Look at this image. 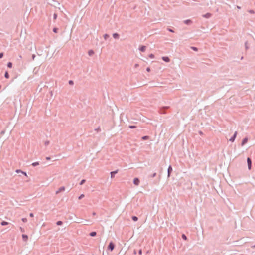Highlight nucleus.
<instances>
[{"instance_id": "nucleus-1", "label": "nucleus", "mask_w": 255, "mask_h": 255, "mask_svg": "<svg viewBox=\"0 0 255 255\" xmlns=\"http://www.w3.org/2000/svg\"><path fill=\"white\" fill-rule=\"evenodd\" d=\"M169 107L168 106H164L160 108L159 110V112L161 114H164L166 113V110L169 109Z\"/></svg>"}, {"instance_id": "nucleus-2", "label": "nucleus", "mask_w": 255, "mask_h": 255, "mask_svg": "<svg viewBox=\"0 0 255 255\" xmlns=\"http://www.w3.org/2000/svg\"><path fill=\"white\" fill-rule=\"evenodd\" d=\"M115 245L114 243L111 241L110 242L108 246V250L112 252L115 248Z\"/></svg>"}, {"instance_id": "nucleus-3", "label": "nucleus", "mask_w": 255, "mask_h": 255, "mask_svg": "<svg viewBox=\"0 0 255 255\" xmlns=\"http://www.w3.org/2000/svg\"><path fill=\"white\" fill-rule=\"evenodd\" d=\"M248 168L250 170L252 167V160L250 157H248L247 159Z\"/></svg>"}, {"instance_id": "nucleus-4", "label": "nucleus", "mask_w": 255, "mask_h": 255, "mask_svg": "<svg viewBox=\"0 0 255 255\" xmlns=\"http://www.w3.org/2000/svg\"><path fill=\"white\" fill-rule=\"evenodd\" d=\"M133 183L136 185V186H138L139 185V183H140V180L137 177H136V178H134V179H133Z\"/></svg>"}, {"instance_id": "nucleus-5", "label": "nucleus", "mask_w": 255, "mask_h": 255, "mask_svg": "<svg viewBox=\"0 0 255 255\" xmlns=\"http://www.w3.org/2000/svg\"><path fill=\"white\" fill-rule=\"evenodd\" d=\"M237 135V132L235 131L234 132V134L232 135V136H231V137L229 139V141H231L232 142H234L236 138Z\"/></svg>"}, {"instance_id": "nucleus-6", "label": "nucleus", "mask_w": 255, "mask_h": 255, "mask_svg": "<svg viewBox=\"0 0 255 255\" xmlns=\"http://www.w3.org/2000/svg\"><path fill=\"white\" fill-rule=\"evenodd\" d=\"M172 172V167L171 165H169L167 169V176L169 177L170 176L171 173Z\"/></svg>"}, {"instance_id": "nucleus-7", "label": "nucleus", "mask_w": 255, "mask_h": 255, "mask_svg": "<svg viewBox=\"0 0 255 255\" xmlns=\"http://www.w3.org/2000/svg\"><path fill=\"white\" fill-rule=\"evenodd\" d=\"M248 141V138L247 137H245V138H244L241 142V146H244L245 144L247 143Z\"/></svg>"}, {"instance_id": "nucleus-8", "label": "nucleus", "mask_w": 255, "mask_h": 255, "mask_svg": "<svg viewBox=\"0 0 255 255\" xmlns=\"http://www.w3.org/2000/svg\"><path fill=\"white\" fill-rule=\"evenodd\" d=\"M118 171L119 170L118 169H117V170H116L115 171H111L110 172L111 178H114L115 177V174H117L118 172Z\"/></svg>"}, {"instance_id": "nucleus-9", "label": "nucleus", "mask_w": 255, "mask_h": 255, "mask_svg": "<svg viewBox=\"0 0 255 255\" xmlns=\"http://www.w3.org/2000/svg\"><path fill=\"white\" fill-rule=\"evenodd\" d=\"M65 188L64 186L60 187L57 191H56V194H57L61 192L65 191Z\"/></svg>"}, {"instance_id": "nucleus-10", "label": "nucleus", "mask_w": 255, "mask_h": 255, "mask_svg": "<svg viewBox=\"0 0 255 255\" xmlns=\"http://www.w3.org/2000/svg\"><path fill=\"white\" fill-rule=\"evenodd\" d=\"M184 23H185L186 25H190L192 23V21L190 19H186L184 20Z\"/></svg>"}, {"instance_id": "nucleus-11", "label": "nucleus", "mask_w": 255, "mask_h": 255, "mask_svg": "<svg viewBox=\"0 0 255 255\" xmlns=\"http://www.w3.org/2000/svg\"><path fill=\"white\" fill-rule=\"evenodd\" d=\"M162 59L166 62H169L170 60V58L168 56H163L162 57Z\"/></svg>"}, {"instance_id": "nucleus-12", "label": "nucleus", "mask_w": 255, "mask_h": 255, "mask_svg": "<svg viewBox=\"0 0 255 255\" xmlns=\"http://www.w3.org/2000/svg\"><path fill=\"white\" fill-rule=\"evenodd\" d=\"M15 172H16V173H20V172H22V174H23L24 176H27L26 172H24V171H22V170H20V169H17V170H16V171H15Z\"/></svg>"}, {"instance_id": "nucleus-13", "label": "nucleus", "mask_w": 255, "mask_h": 255, "mask_svg": "<svg viewBox=\"0 0 255 255\" xmlns=\"http://www.w3.org/2000/svg\"><path fill=\"white\" fill-rule=\"evenodd\" d=\"M211 16L212 14L210 13H207L203 15V16L206 18H209L211 17Z\"/></svg>"}, {"instance_id": "nucleus-14", "label": "nucleus", "mask_w": 255, "mask_h": 255, "mask_svg": "<svg viewBox=\"0 0 255 255\" xmlns=\"http://www.w3.org/2000/svg\"><path fill=\"white\" fill-rule=\"evenodd\" d=\"M146 47L144 45H142L139 48V50L141 52H144L146 50Z\"/></svg>"}, {"instance_id": "nucleus-15", "label": "nucleus", "mask_w": 255, "mask_h": 255, "mask_svg": "<svg viewBox=\"0 0 255 255\" xmlns=\"http://www.w3.org/2000/svg\"><path fill=\"white\" fill-rule=\"evenodd\" d=\"M113 37L115 39H118L119 38V34L117 33H114L113 34Z\"/></svg>"}, {"instance_id": "nucleus-16", "label": "nucleus", "mask_w": 255, "mask_h": 255, "mask_svg": "<svg viewBox=\"0 0 255 255\" xmlns=\"http://www.w3.org/2000/svg\"><path fill=\"white\" fill-rule=\"evenodd\" d=\"M22 237L24 241H26L28 240V236L26 234H22Z\"/></svg>"}, {"instance_id": "nucleus-17", "label": "nucleus", "mask_w": 255, "mask_h": 255, "mask_svg": "<svg viewBox=\"0 0 255 255\" xmlns=\"http://www.w3.org/2000/svg\"><path fill=\"white\" fill-rule=\"evenodd\" d=\"M96 234H97L96 232L92 231L90 233L89 235L91 237H95V236H96Z\"/></svg>"}, {"instance_id": "nucleus-18", "label": "nucleus", "mask_w": 255, "mask_h": 255, "mask_svg": "<svg viewBox=\"0 0 255 255\" xmlns=\"http://www.w3.org/2000/svg\"><path fill=\"white\" fill-rule=\"evenodd\" d=\"M131 218H132V220L135 222L137 221L138 219V217L136 216H132Z\"/></svg>"}, {"instance_id": "nucleus-19", "label": "nucleus", "mask_w": 255, "mask_h": 255, "mask_svg": "<svg viewBox=\"0 0 255 255\" xmlns=\"http://www.w3.org/2000/svg\"><path fill=\"white\" fill-rule=\"evenodd\" d=\"M4 77L5 78L8 79L9 78V75L8 74V72L7 71H5L4 73Z\"/></svg>"}, {"instance_id": "nucleus-20", "label": "nucleus", "mask_w": 255, "mask_h": 255, "mask_svg": "<svg viewBox=\"0 0 255 255\" xmlns=\"http://www.w3.org/2000/svg\"><path fill=\"white\" fill-rule=\"evenodd\" d=\"M8 224V222L5 221H3L1 222V225H2V226H5V225H7Z\"/></svg>"}, {"instance_id": "nucleus-21", "label": "nucleus", "mask_w": 255, "mask_h": 255, "mask_svg": "<svg viewBox=\"0 0 255 255\" xmlns=\"http://www.w3.org/2000/svg\"><path fill=\"white\" fill-rule=\"evenodd\" d=\"M7 66L8 68H11L12 67V63L11 62H8L7 64Z\"/></svg>"}, {"instance_id": "nucleus-22", "label": "nucleus", "mask_w": 255, "mask_h": 255, "mask_svg": "<svg viewBox=\"0 0 255 255\" xmlns=\"http://www.w3.org/2000/svg\"><path fill=\"white\" fill-rule=\"evenodd\" d=\"M94 51L92 50H90L88 51V54L89 56H92L94 54Z\"/></svg>"}, {"instance_id": "nucleus-23", "label": "nucleus", "mask_w": 255, "mask_h": 255, "mask_svg": "<svg viewBox=\"0 0 255 255\" xmlns=\"http://www.w3.org/2000/svg\"><path fill=\"white\" fill-rule=\"evenodd\" d=\"M33 166L35 167L38 165H39V162H35L32 163L31 164Z\"/></svg>"}, {"instance_id": "nucleus-24", "label": "nucleus", "mask_w": 255, "mask_h": 255, "mask_svg": "<svg viewBox=\"0 0 255 255\" xmlns=\"http://www.w3.org/2000/svg\"><path fill=\"white\" fill-rule=\"evenodd\" d=\"M149 137L148 136L145 135L142 137V139L145 140L148 139Z\"/></svg>"}, {"instance_id": "nucleus-25", "label": "nucleus", "mask_w": 255, "mask_h": 255, "mask_svg": "<svg viewBox=\"0 0 255 255\" xmlns=\"http://www.w3.org/2000/svg\"><path fill=\"white\" fill-rule=\"evenodd\" d=\"M63 224V222L62 221H58L56 222V225L58 226H61Z\"/></svg>"}, {"instance_id": "nucleus-26", "label": "nucleus", "mask_w": 255, "mask_h": 255, "mask_svg": "<svg viewBox=\"0 0 255 255\" xmlns=\"http://www.w3.org/2000/svg\"><path fill=\"white\" fill-rule=\"evenodd\" d=\"M58 30H59V29H58V28H57V27H54V28H53V32H54V33H57L58 32Z\"/></svg>"}, {"instance_id": "nucleus-27", "label": "nucleus", "mask_w": 255, "mask_h": 255, "mask_svg": "<svg viewBox=\"0 0 255 255\" xmlns=\"http://www.w3.org/2000/svg\"><path fill=\"white\" fill-rule=\"evenodd\" d=\"M182 238L184 240H186L187 239V236L185 235V234H183L182 235Z\"/></svg>"}, {"instance_id": "nucleus-28", "label": "nucleus", "mask_w": 255, "mask_h": 255, "mask_svg": "<svg viewBox=\"0 0 255 255\" xmlns=\"http://www.w3.org/2000/svg\"><path fill=\"white\" fill-rule=\"evenodd\" d=\"M110 37L109 35L108 34H105L104 35V38L105 40L107 39Z\"/></svg>"}, {"instance_id": "nucleus-29", "label": "nucleus", "mask_w": 255, "mask_h": 255, "mask_svg": "<svg viewBox=\"0 0 255 255\" xmlns=\"http://www.w3.org/2000/svg\"><path fill=\"white\" fill-rule=\"evenodd\" d=\"M191 49H192L193 50L195 51H198V48L196 47L191 46Z\"/></svg>"}, {"instance_id": "nucleus-30", "label": "nucleus", "mask_w": 255, "mask_h": 255, "mask_svg": "<svg viewBox=\"0 0 255 255\" xmlns=\"http://www.w3.org/2000/svg\"><path fill=\"white\" fill-rule=\"evenodd\" d=\"M129 128H131V129H133V128H136V126H135V125H129L128 126Z\"/></svg>"}, {"instance_id": "nucleus-31", "label": "nucleus", "mask_w": 255, "mask_h": 255, "mask_svg": "<svg viewBox=\"0 0 255 255\" xmlns=\"http://www.w3.org/2000/svg\"><path fill=\"white\" fill-rule=\"evenodd\" d=\"M85 182H86V180H85V179H82V180L80 181V182L79 184H80V185H83V184Z\"/></svg>"}, {"instance_id": "nucleus-32", "label": "nucleus", "mask_w": 255, "mask_h": 255, "mask_svg": "<svg viewBox=\"0 0 255 255\" xmlns=\"http://www.w3.org/2000/svg\"><path fill=\"white\" fill-rule=\"evenodd\" d=\"M68 83L70 85H73L74 84V81L72 80H70L68 81Z\"/></svg>"}, {"instance_id": "nucleus-33", "label": "nucleus", "mask_w": 255, "mask_h": 255, "mask_svg": "<svg viewBox=\"0 0 255 255\" xmlns=\"http://www.w3.org/2000/svg\"><path fill=\"white\" fill-rule=\"evenodd\" d=\"M84 197V195L83 194H81V195L78 197V199H79V200H81V199H82Z\"/></svg>"}, {"instance_id": "nucleus-34", "label": "nucleus", "mask_w": 255, "mask_h": 255, "mask_svg": "<svg viewBox=\"0 0 255 255\" xmlns=\"http://www.w3.org/2000/svg\"><path fill=\"white\" fill-rule=\"evenodd\" d=\"M245 49L246 50H247L249 49V46H248V42L246 41L245 43Z\"/></svg>"}, {"instance_id": "nucleus-35", "label": "nucleus", "mask_w": 255, "mask_h": 255, "mask_svg": "<svg viewBox=\"0 0 255 255\" xmlns=\"http://www.w3.org/2000/svg\"><path fill=\"white\" fill-rule=\"evenodd\" d=\"M149 57L150 58H153L154 57V55L153 54H150L149 55Z\"/></svg>"}, {"instance_id": "nucleus-36", "label": "nucleus", "mask_w": 255, "mask_h": 255, "mask_svg": "<svg viewBox=\"0 0 255 255\" xmlns=\"http://www.w3.org/2000/svg\"><path fill=\"white\" fill-rule=\"evenodd\" d=\"M156 175V173H154L153 174H152V175H151L150 176V177L153 178V177H155Z\"/></svg>"}, {"instance_id": "nucleus-37", "label": "nucleus", "mask_w": 255, "mask_h": 255, "mask_svg": "<svg viewBox=\"0 0 255 255\" xmlns=\"http://www.w3.org/2000/svg\"><path fill=\"white\" fill-rule=\"evenodd\" d=\"M248 12H249L250 13H251V14H254V13H255V11H254L253 10H252V9L249 10L248 11Z\"/></svg>"}, {"instance_id": "nucleus-38", "label": "nucleus", "mask_w": 255, "mask_h": 255, "mask_svg": "<svg viewBox=\"0 0 255 255\" xmlns=\"http://www.w3.org/2000/svg\"><path fill=\"white\" fill-rule=\"evenodd\" d=\"M49 144V141H48V140L45 141L44 142V144L45 146L48 145Z\"/></svg>"}, {"instance_id": "nucleus-39", "label": "nucleus", "mask_w": 255, "mask_h": 255, "mask_svg": "<svg viewBox=\"0 0 255 255\" xmlns=\"http://www.w3.org/2000/svg\"><path fill=\"white\" fill-rule=\"evenodd\" d=\"M22 221L23 222L25 223V222H26L27 221V218H23L22 219Z\"/></svg>"}, {"instance_id": "nucleus-40", "label": "nucleus", "mask_w": 255, "mask_h": 255, "mask_svg": "<svg viewBox=\"0 0 255 255\" xmlns=\"http://www.w3.org/2000/svg\"><path fill=\"white\" fill-rule=\"evenodd\" d=\"M4 53L3 52L0 53V59L2 58L3 57Z\"/></svg>"}, {"instance_id": "nucleus-41", "label": "nucleus", "mask_w": 255, "mask_h": 255, "mask_svg": "<svg viewBox=\"0 0 255 255\" xmlns=\"http://www.w3.org/2000/svg\"><path fill=\"white\" fill-rule=\"evenodd\" d=\"M57 17V14L56 13H54L53 15L54 19H56Z\"/></svg>"}, {"instance_id": "nucleus-42", "label": "nucleus", "mask_w": 255, "mask_h": 255, "mask_svg": "<svg viewBox=\"0 0 255 255\" xmlns=\"http://www.w3.org/2000/svg\"><path fill=\"white\" fill-rule=\"evenodd\" d=\"M168 31H169V32H174V30L171 28H168L167 29Z\"/></svg>"}, {"instance_id": "nucleus-43", "label": "nucleus", "mask_w": 255, "mask_h": 255, "mask_svg": "<svg viewBox=\"0 0 255 255\" xmlns=\"http://www.w3.org/2000/svg\"><path fill=\"white\" fill-rule=\"evenodd\" d=\"M35 57H36V55L35 54H32V60H34L35 59Z\"/></svg>"}, {"instance_id": "nucleus-44", "label": "nucleus", "mask_w": 255, "mask_h": 255, "mask_svg": "<svg viewBox=\"0 0 255 255\" xmlns=\"http://www.w3.org/2000/svg\"><path fill=\"white\" fill-rule=\"evenodd\" d=\"M29 216H30V217H34V214H33V213H30L29 214Z\"/></svg>"}, {"instance_id": "nucleus-45", "label": "nucleus", "mask_w": 255, "mask_h": 255, "mask_svg": "<svg viewBox=\"0 0 255 255\" xmlns=\"http://www.w3.org/2000/svg\"><path fill=\"white\" fill-rule=\"evenodd\" d=\"M146 70V71L147 72H150V68L149 67H147Z\"/></svg>"}, {"instance_id": "nucleus-46", "label": "nucleus", "mask_w": 255, "mask_h": 255, "mask_svg": "<svg viewBox=\"0 0 255 255\" xmlns=\"http://www.w3.org/2000/svg\"><path fill=\"white\" fill-rule=\"evenodd\" d=\"M138 254H139V255H141V254H142V250H141V249H140V250H139V251H138Z\"/></svg>"}, {"instance_id": "nucleus-47", "label": "nucleus", "mask_w": 255, "mask_h": 255, "mask_svg": "<svg viewBox=\"0 0 255 255\" xmlns=\"http://www.w3.org/2000/svg\"><path fill=\"white\" fill-rule=\"evenodd\" d=\"M50 159H51V158L50 157H47L46 158V159L47 160H50Z\"/></svg>"}, {"instance_id": "nucleus-48", "label": "nucleus", "mask_w": 255, "mask_h": 255, "mask_svg": "<svg viewBox=\"0 0 255 255\" xmlns=\"http://www.w3.org/2000/svg\"><path fill=\"white\" fill-rule=\"evenodd\" d=\"M199 133L200 135H202V134H203V132H202V131H199Z\"/></svg>"}, {"instance_id": "nucleus-49", "label": "nucleus", "mask_w": 255, "mask_h": 255, "mask_svg": "<svg viewBox=\"0 0 255 255\" xmlns=\"http://www.w3.org/2000/svg\"><path fill=\"white\" fill-rule=\"evenodd\" d=\"M251 248H255V244L254 245L252 246H251Z\"/></svg>"}, {"instance_id": "nucleus-50", "label": "nucleus", "mask_w": 255, "mask_h": 255, "mask_svg": "<svg viewBox=\"0 0 255 255\" xmlns=\"http://www.w3.org/2000/svg\"><path fill=\"white\" fill-rule=\"evenodd\" d=\"M92 215H93V216L96 215V213H95V212H93L92 213Z\"/></svg>"}, {"instance_id": "nucleus-51", "label": "nucleus", "mask_w": 255, "mask_h": 255, "mask_svg": "<svg viewBox=\"0 0 255 255\" xmlns=\"http://www.w3.org/2000/svg\"><path fill=\"white\" fill-rule=\"evenodd\" d=\"M138 64H135V67H138Z\"/></svg>"}, {"instance_id": "nucleus-52", "label": "nucleus", "mask_w": 255, "mask_h": 255, "mask_svg": "<svg viewBox=\"0 0 255 255\" xmlns=\"http://www.w3.org/2000/svg\"><path fill=\"white\" fill-rule=\"evenodd\" d=\"M237 7L238 9H241V7L240 6H237Z\"/></svg>"}, {"instance_id": "nucleus-53", "label": "nucleus", "mask_w": 255, "mask_h": 255, "mask_svg": "<svg viewBox=\"0 0 255 255\" xmlns=\"http://www.w3.org/2000/svg\"><path fill=\"white\" fill-rule=\"evenodd\" d=\"M19 58H22V56L21 55H19Z\"/></svg>"}, {"instance_id": "nucleus-54", "label": "nucleus", "mask_w": 255, "mask_h": 255, "mask_svg": "<svg viewBox=\"0 0 255 255\" xmlns=\"http://www.w3.org/2000/svg\"><path fill=\"white\" fill-rule=\"evenodd\" d=\"M243 58H244V57H243V56H242V57H241V60L243 59Z\"/></svg>"}, {"instance_id": "nucleus-55", "label": "nucleus", "mask_w": 255, "mask_h": 255, "mask_svg": "<svg viewBox=\"0 0 255 255\" xmlns=\"http://www.w3.org/2000/svg\"><path fill=\"white\" fill-rule=\"evenodd\" d=\"M96 130H97V129H96ZM97 130H100V128H97Z\"/></svg>"}, {"instance_id": "nucleus-56", "label": "nucleus", "mask_w": 255, "mask_h": 255, "mask_svg": "<svg viewBox=\"0 0 255 255\" xmlns=\"http://www.w3.org/2000/svg\"><path fill=\"white\" fill-rule=\"evenodd\" d=\"M134 253L135 254L136 253L135 251H134Z\"/></svg>"}, {"instance_id": "nucleus-57", "label": "nucleus", "mask_w": 255, "mask_h": 255, "mask_svg": "<svg viewBox=\"0 0 255 255\" xmlns=\"http://www.w3.org/2000/svg\"><path fill=\"white\" fill-rule=\"evenodd\" d=\"M1 85L0 84V89H1Z\"/></svg>"}]
</instances>
